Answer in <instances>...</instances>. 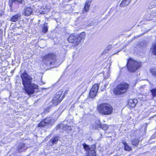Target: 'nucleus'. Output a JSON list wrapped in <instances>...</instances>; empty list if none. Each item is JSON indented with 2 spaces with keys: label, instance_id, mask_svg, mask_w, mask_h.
I'll return each mask as SVG.
<instances>
[{
  "label": "nucleus",
  "instance_id": "f257e3e1",
  "mask_svg": "<svg viewBox=\"0 0 156 156\" xmlns=\"http://www.w3.org/2000/svg\"><path fill=\"white\" fill-rule=\"evenodd\" d=\"M22 80V84L24 86V90L26 93L29 95L34 94L38 88V86L34 83H31L32 78L24 72L21 75Z\"/></svg>",
  "mask_w": 156,
  "mask_h": 156
},
{
  "label": "nucleus",
  "instance_id": "f03ea898",
  "mask_svg": "<svg viewBox=\"0 0 156 156\" xmlns=\"http://www.w3.org/2000/svg\"><path fill=\"white\" fill-rule=\"evenodd\" d=\"M85 33L82 32L79 35L75 34H71L68 38V41L73 43L75 46H77L82 41H83L85 37Z\"/></svg>",
  "mask_w": 156,
  "mask_h": 156
},
{
  "label": "nucleus",
  "instance_id": "7ed1b4c3",
  "mask_svg": "<svg viewBox=\"0 0 156 156\" xmlns=\"http://www.w3.org/2000/svg\"><path fill=\"white\" fill-rule=\"evenodd\" d=\"M99 112L105 115H109L112 113L113 108L109 104L103 103L100 104L98 107Z\"/></svg>",
  "mask_w": 156,
  "mask_h": 156
},
{
  "label": "nucleus",
  "instance_id": "20e7f679",
  "mask_svg": "<svg viewBox=\"0 0 156 156\" xmlns=\"http://www.w3.org/2000/svg\"><path fill=\"white\" fill-rule=\"evenodd\" d=\"M55 55L52 53L46 55L43 57V61L46 65H53L56 62Z\"/></svg>",
  "mask_w": 156,
  "mask_h": 156
},
{
  "label": "nucleus",
  "instance_id": "39448f33",
  "mask_svg": "<svg viewBox=\"0 0 156 156\" xmlns=\"http://www.w3.org/2000/svg\"><path fill=\"white\" fill-rule=\"evenodd\" d=\"M63 92L62 90H60L55 95L52 100V102H50L49 104L50 105L54 106L57 105L65 97V94H67L66 92H65L64 94L61 97Z\"/></svg>",
  "mask_w": 156,
  "mask_h": 156
},
{
  "label": "nucleus",
  "instance_id": "423d86ee",
  "mask_svg": "<svg viewBox=\"0 0 156 156\" xmlns=\"http://www.w3.org/2000/svg\"><path fill=\"white\" fill-rule=\"evenodd\" d=\"M141 63L129 58L128 60L127 66L128 70L131 72L136 71L141 66Z\"/></svg>",
  "mask_w": 156,
  "mask_h": 156
},
{
  "label": "nucleus",
  "instance_id": "0eeeda50",
  "mask_svg": "<svg viewBox=\"0 0 156 156\" xmlns=\"http://www.w3.org/2000/svg\"><path fill=\"white\" fill-rule=\"evenodd\" d=\"M129 87V85L126 83H121L118 85L114 91V93L116 95H119L126 92Z\"/></svg>",
  "mask_w": 156,
  "mask_h": 156
},
{
  "label": "nucleus",
  "instance_id": "6e6552de",
  "mask_svg": "<svg viewBox=\"0 0 156 156\" xmlns=\"http://www.w3.org/2000/svg\"><path fill=\"white\" fill-rule=\"evenodd\" d=\"M24 1L23 0H9V5L11 8L13 7L15 4L18 5L21 4H24Z\"/></svg>",
  "mask_w": 156,
  "mask_h": 156
},
{
  "label": "nucleus",
  "instance_id": "1a4fd4ad",
  "mask_svg": "<svg viewBox=\"0 0 156 156\" xmlns=\"http://www.w3.org/2000/svg\"><path fill=\"white\" fill-rule=\"evenodd\" d=\"M45 122L48 126H51L54 123V120L51 117H47L44 119Z\"/></svg>",
  "mask_w": 156,
  "mask_h": 156
},
{
  "label": "nucleus",
  "instance_id": "9d476101",
  "mask_svg": "<svg viewBox=\"0 0 156 156\" xmlns=\"http://www.w3.org/2000/svg\"><path fill=\"white\" fill-rule=\"evenodd\" d=\"M137 103V99H130L128 102V105L131 107H134Z\"/></svg>",
  "mask_w": 156,
  "mask_h": 156
},
{
  "label": "nucleus",
  "instance_id": "9b49d317",
  "mask_svg": "<svg viewBox=\"0 0 156 156\" xmlns=\"http://www.w3.org/2000/svg\"><path fill=\"white\" fill-rule=\"evenodd\" d=\"M25 11L23 14L25 16H30L32 13L33 10L30 7H27L25 9Z\"/></svg>",
  "mask_w": 156,
  "mask_h": 156
},
{
  "label": "nucleus",
  "instance_id": "f8f14e48",
  "mask_svg": "<svg viewBox=\"0 0 156 156\" xmlns=\"http://www.w3.org/2000/svg\"><path fill=\"white\" fill-rule=\"evenodd\" d=\"M87 156H96L94 146H92L87 154Z\"/></svg>",
  "mask_w": 156,
  "mask_h": 156
},
{
  "label": "nucleus",
  "instance_id": "ddd939ff",
  "mask_svg": "<svg viewBox=\"0 0 156 156\" xmlns=\"http://www.w3.org/2000/svg\"><path fill=\"white\" fill-rule=\"evenodd\" d=\"M20 16L21 15L20 14H16L11 17L10 20L12 22H15L20 18Z\"/></svg>",
  "mask_w": 156,
  "mask_h": 156
},
{
  "label": "nucleus",
  "instance_id": "4468645a",
  "mask_svg": "<svg viewBox=\"0 0 156 156\" xmlns=\"http://www.w3.org/2000/svg\"><path fill=\"white\" fill-rule=\"evenodd\" d=\"M131 2L130 0H122L120 6L121 7H123L128 5Z\"/></svg>",
  "mask_w": 156,
  "mask_h": 156
},
{
  "label": "nucleus",
  "instance_id": "2eb2a0df",
  "mask_svg": "<svg viewBox=\"0 0 156 156\" xmlns=\"http://www.w3.org/2000/svg\"><path fill=\"white\" fill-rule=\"evenodd\" d=\"M90 2L89 1H87L85 4V6L84 7V9L86 12L88 11L90 5Z\"/></svg>",
  "mask_w": 156,
  "mask_h": 156
},
{
  "label": "nucleus",
  "instance_id": "dca6fc26",
  "mask_svg": "<svg viewBox=\"0 0 156 156\" xmlns=\"http://www.w3.org/2000/svg\"><path fill=\"white\" fill-rule=\"evenodd\" d=\"M59 139V137L58 136L53 137L52 138L51 140L53 144H56Z\"/></svg>",
  "mask_w": 156,
  "mask_h": 156
},
{
  "label": "nucleus",
  "instance_id": "f3484780",
  "mask_svg": "<svg viewBox=\"0 0 156 156\" xmlns=\"http://www.w3.org/2000/svg\"><path fill=\"white\" fill-rule=\"evenodd\" d=\"M99 88L98 84H95L92 87L91 89L97 93Z\"/></svg>",
  "mask_w": 156,
  "mask_h": 156
},
{
  "label": "nucleus",
  "instance_id": "a211bd4d",
  "mask_svg": "<svg viewBox=\"0 0 156 156\" xmlns=\"http://www.w3.org/2000/svg\"><path fill=\"white\" fill-rule=\"evenodd\" d=\"M132 144L135 146H137L138 144L139 141L138 139H135L131 140Z\"/></svg>",
  "mask_w": 156,
  "mask_h": 156
},
{
  "label": "nucleus",
  "instance_id": "6ab92c4d",
  "mask_svg": "<svg viewBox=\"0 0 156 156\" xmlns=\"http://www.w3.org/2000/svg\"><path fill=\"white\" fill-rule=\"evenodd\" d=\"M96 94L97 93L96 92L91 89L90 92L89 96L91 98H93L96 96Z\"/></svg>",
  "mask_w": 156,
  "mask_h": 156
},
{
  "label": "nucleus",
  "instance_id": "aec40b11",
  "mask_svg": "<svg viewBox=\"0 0 156 156\" xmlns=\"http://www.w3.org/2000/svg\"><path fill=\"white\" fill-rule=\"evenodd\" d=\"M150 71L152 76L156 78V68H152L150 69Z\"/></svg>",
  "mask_w": 156,
  "mask_h": 156
},
{
  "label": "nucleus",
  "instance_id": "412c9836",
  "mask_svg": "<svg viewBox=\"0 0 156 156\" xmlns=\"http://www.w3.org/2000/svg\"><path fill=\"white\" fill-rule=\"evenodd\" d=\"M123 144L124 146V149L125 151H129L131 150V148L126 143L123 142Z\"/></svg>",
  "mask_w": 156,
  "mask_h": 156
},
{
  "label": "nucleus",
  "instance_id": "4be33fe9",
  "mask_svg": "<svg viewBox=\"0 0 156 156\" xmlns=\"http://www.w3.org/2000/svg\"><path fill=\"white\" fill-rule=\"evenodd\" d=\"M48 23H45V24H44V26L42 29V32L44 33H46L48 30Z\"/></svg>",
  "mask_w": 156,
  "mask_h": 156
},
{
  "label": "nucleus",
  "instance_id": "5701e85b",
  "mask_svg": "<svg viewBox=\"0 0 156 156\" xmlns=\"http://www.w3.org/2000/svg\"><path fill=\"white\" fill-rule=\"evenodd\" d=\"M152 50L153 54L156 55V43L153 45Z\"/></svg>",
  "mask_w": 156,
  "mask_h": 156
},
{
  "label": "nucleus",
  "instance_id": "b1692460",
  "mask_svg": "<svg viewBox=\"0 0 156 156\" xmlns=\"http://www.w3.org/2000/svg\"><path fill=\"white\" fill-rule=\"evenodd\" d=\"M25 144L24 143H21L19 144L17 147V149L18 150H20L21 149H25Z\"/></svg>",
  "mask_w": 156,
  "mask_h": 156
},
{
  "label": "nucleus",
  "instance_id": "393cba45",
  "mask_svg": "<svg viewBox=\"0 0 156 156\" xmlns=\"http://www.w3.org/2000/svg\"><path fill=\"white\" fill-rule=\"evenodd\" d=\"M45 125H47L45 122L44 119L43 120L41 121L38 125V126L41 127H42Z\"/></svg>",
  "mask_w": 156,
  "mask_h": 156
},
{
  "label": "nucleus",
  "instance_id": "a878e982",
  "mask_svg": "<svg viewBox=\"0 0 156 156\" xmlns=\"http://www.w3.org/2000/svg\"><path fill=\"white\" fill-rule=\"evenodd\" d=\"M98 126L99 127L104 130H106L108 128L106 124H100L98 125Z\"/></svg>",
  "mask_w": 156,
  "mask_h": 156
},
{
  "label": "nucleus",
  "instance_id": "bb28decb",
  "mask_svg": "<svg viewBox=\"0 0 156 156\" xmlns=\"http://www.w3.org/2000/svg\"><path fill=\"white\" fill-rule=\"evenodd\" d=\"M151 91L152 96L154 97H156V88L152 89Z\"/></svg>",
  "mask_w": 156,
  "mask_h": 156
},
{
  "label": "nucleus",
  "instance_id": "cd10ccee",
  "mask_svg": "<svg viewBox=\"0 0 156 156\" xmlns=\"http://www.w3.org/2000/svg\"><path fill=\"white\" fill-rule=\"evenodd\" d=\"M65 127H64V126L63 125L60 124H58V125H57L56 128V130H58L60 128H62L63 129H64Z\"/></svg>",
  "mask_w": 156,
  "mask_h": 156
},
{
  "label": "nucleus",
  "instance_id": "c85d7f7f",
  "mask_svg": "<svg viewBox=\"0 0 156 156\" xmlns=\"http://www.w3.org/2000/svg\"><path fill=\"white\" fill-rule=\"evenodd\" d=\"M83 147L86 151H90V149L91 148H90L88 145L85 144L83 145Z\"/></svg>",
  "mask_w": 156,
  "mask_h": 156
},
{
  "label": "nucleus",
  "instance_id": "c756f323",
  "mask_svg": "<svg viewBox=\"0 0 156 156\" xmlns=\"http://www.w3.org/2000/svg\"><path fill=\"white\" fill-rule=\"evenodd\" d=\"M64 127H65L64 129H63V130H71V127L70 126H64Z\"/></svg>",
  "mask_w": 156,
  "mask_h": 156
},
{
  "label": "nucleus",
  "instance_id": "7c9ffc66",
  "mask_svg": "<svg viewBox=\"0 0 156 156\" xmlns=\"http://www.w3.org/2000/svg\"><path fill=\"white\" fill-rule=\"evenodd\" d=\"M4 13L2 10L0 9V16H1Z\"/></svg>",
  "mask_w": 156,
  "mask_h": 156
},
{
  "label": "nucleus",
  "instance_id": "2f4dec72",
  "mask_svg": "<svg viewBox=\"0 0 156 156\" xmlns=\"http://www.w3.org/2000/svg\"><path fill=\"white\" fill-rule=\"evenodd\" d=\"M2 30L0 29V36H1V37H2Z\"/></svg>",
  "mask_w": 156,
  "mask_h": 156
},
{
  "label": "nucleus",
  "instance_id": "473e14b6",
  "mask_svg": "<svg viewBox=\"0 0 156 156\" xmlns=\"http://www.w3.org/2000/svg\"><path fill=\"white\" fill-rule=\"evenodd\" d=\"M41 13L42 14H44L45 13V12L44 11H43L41 12Z\"/></svg>",
  "mask_w": 156,
  "mask_h": 156
},
{
  "label": "nucleus",
  "instance_id": "72a5a7b5",
  "mask_svg": "<svg viewBox=\"0 0 156 156\" xmlns=\"http://www.w3.org/2000/svg\"><path fill=\"white\" fill-rule=\"evenodd\" d=\"M149 83L150 84V86L151 87H153V84H152L151 83H150V82H149Z\"/></svg>",
  "mask_w": 156,
  "mask_h": 156
},
{
  "label": "nucleus",
  "instance_id": "f704fd0d",
  "mask_svg": "<svg viewBox=\"0 0 156 156\" xmlns=\"http://www.w3.org/2000/svg\"><path fill=\"white\" fill-rule=\"evenodd\" d=\"M42 84H41V85L43 84H44V83H42Z\"/></svg>",
  "mask_w": 156,
  "mask_h": 156
},
{
  "label": "nucleus",
  "instance_id": "c9c22d12",
  "mask_svg": "<svg viewBox=\"0 0 156 156\" xmlns=\"http://www.w3.org/2000/svg\"><path fill=\"white\" fill-rule=\"evenodd\" d=\"M1 36H0V38H1Z\"/></svg>",
  "mask_w": 156,
  "mask_h": 156
},
{
  "label": "nucleus",
  "instance_id": "e433bc0d",
  "mask_svg": "<svg viewBox=\"0 0 156 156\" xmlns=\"http://www.w3.org/2000/svg\"><path fill=\"white\" fill-rule=\"evenodd\" d=\"M130 1L131 2V0H130Z\"/></svg>",
  "mask_w": 156,
  "mask_h": 156
}]
</instances>
